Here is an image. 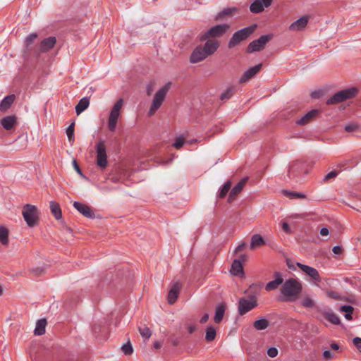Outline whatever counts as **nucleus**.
<instances>
[{
    "label": "nucleus",
    "mask_w": 361,
    "mask_h": 361,
    "mask_svg": "<svg viewBox=\"0 0 361 361\" xmlns=\"http://www.w3.org/2000/svg\"><path fill=\"white\" fill-rule=\"evenodd\" d=\"M171 82H169L166 83L163 87H161L155 93L147 113L149 116H152L156 113V111L161 107L166 98L167 93L169 92L171 88Z\"/></svg>",
    "instance_id": "f257e3e1"
},
{
    "label": "nucleus",
    "mask_w": 361,
    "mask_h": 361,
    "mask_svg": "<svg viewBox=\"0 0 361 361\" xmlns=\"http://www.w3.org/2000/svg\"><path fill=\"white\" fill-rule=\"evenodd\" d=\"M257 27V24H252L250 26L244 27L234 32L228 41V48L232 49L241 42L247 39L255 31Z\"/></svg>",
    "instance_id": "f03ea898"
},
{
    "label": "nucleus",
    "mask_w": 361,
    "mask_h": 361,
    "mask_svg": "<svg viewBox=\"0 0 361 361\" xmlns=\"http://www.w3.org/2000/svg\"><path fill=\"white\" fill-rule=\"evenodd\" d=\"M22 214L27 225L34 227L38 224L37 209L35 206L27 204L23 207Z\"/></svg>",
    "instance_id": "7ed1b4c3"
},
{
    "label": "nucleus",
    "mask_w": 361,
    "mask_h": 361,
    "mask_svg": "<svg viewBox=\"0 0 361 361\" xmlns=\"http://www.w3.org/2000/svg\"><path fill=\"white\" fill-rule=\"evenodd\" d=\"M295 264L300 269L301 272L305 275L306 280L314 284H317L321 282L322 278L319 271H317L316 268L309 267V265L301 263H296Z\"/></svg>",
    "instance_id": "20e7f679"
},
{
    "label": "nucleus",
    "mask_w": 361,
    "mask_h": 361,
    "mask_svg": "<svg viewBox=\"0 0 361 361\" xmlns=\"http://www.w3.org/2000/svg\"><path fill=\"white\" fill-rule=\"evenodd\" d=\"M123 105V99H119L114 105L108 120V128L111 132H114L116 128L118 118L121 109Z\"/></svg>",
    "instance_id": "39448f33"
},
{
    "label": "nucleus",
    "mask_w": 361,
    "mask_h": 361,
    "mask_svg": "<svg viewBox=\"0 0 361 361\" xmlns=\"http://www.w3.org/2000/svg\"><path fill=\"white\" fill-rule=\"evenodd\" d=\"M230 25L227 23L216 25L209 28L200 38L204 41L209 38L219 37L223 36L229 29Z\"/></svg>",
    "instance_id": "423d86ee"
},
{
    "label": "nucleus",
    "mask_w": 361,
    "mask_h": 361,
    "mask_svg": "<svg viewBox=\"0 0 361 361\" xmlns=\"http://www.w3.org/2000/svg\"><path fill=\"white\" fill-rule=\"evenodd\" d=\"M357 90L356 88H350L342 90L340 92H336L330 99L326 102L329 105L330 104H336L344 102L348 99L353 98L356 95Z\"/></svg>",
    "instance_id": "0eeeda50"
},
{
    "label": "nucleus",
    "mask_w": 361,
    "mask_h": 361,
    "mask_svg": "<svg viewBox=\"0 0 361 361\" xmlns=\"http://www.w3.org/2000/svg\"><path fill=\"white\" fill-rule=\"evenodd\" d=\"M302 290V284L301 282H299L298 280H295V299L298 298L300 300V305L305 307H312L314 305V302L313 299H312L311 296L308 293H303L300 297L298 296V294L301 293Z\"/></svg>",
    "instance_id": "6e6552de"
},
{
    "label": "nucleus",
    "mask_w": 361,
    "mask_h": 361,
    "mask_svg": "<svg viewBox=\"0 0 361 361\" xmlns=\"http://www.w3.org/2000/svg\"><path fill=\"white\" fill-rule=\"evenodd\" d=\"M281 295L279 300L282 302L293 301V278H290L283 283L280 289Z\"/></svg>",
    "instance_id": "1a4fd4ad"
},
{
    "label": "nucleus",
    "mask_w": 361,
    "mask_h": 361,
    "mask_svg": "<svg viewBox=\"0 0 361 361\" xmlns=\"http://www.w3.org/2000/svg\"><path fill=\"white\" fill-rule=\"evenodd\" d=\"M95 149L97 152V164L102 169H104L108 164L105 142L99 140L95 146Z\"/></svg>",
    "instance_id": "9d476101"
},
{
    "label": "nucleus",
    "mask_w": 361,
    "mask_h": 361,
    "mask_svg": "<svg viewBox=\"0 0 361 361\" xmlns=\"http://www.w3.org/2000/svg\"><path fill=\"white\" fill-rule=\"evenodd\" d=\"M273 37L272 34L261 35L257 39L252 41L247 46L246 52L252 53L264 49L266 44Z\"/></svg>",
    "instance_id": "9b49d317"
},
{
    "label": "nucleus",
    "mask_w": 361,
    "mask_h": 361,
    "mask_svg": "<svg viewBox=\"0 0 361 361\" xmlns=\"http://www.w3.org/2000/svg\"><path fill=\"white\" fill-rule=\"evenodd\" d=\"M257 306L255 296H250L249 299L242 298L238 301V312L243 315Z\"/></svg>",
    "instance_id": "f8f14e48"
},
{
    "label": "nucleus",
    "mask_w": 361,
    "mask_h": 361,
    "mask_svg": "<svg viewBox=\"0 0 361 361\" xmlns=\"http://www.w3.org/2000/svg\"><path fill=\"white\" fill-rule=\"evenodd\" d=\"M37 37L38 35L36 32H32L25 37L24 40V53L25 54H30L31 53L39 54L38 47L34 44Z\"/></svg>",
    "instance_id": "ddd939ff"
},
{
    "label": "nucleus",
    "mask_w": 361,
    "mask_h": 361,
    "mask_svg": "<svg viewBox=\"0 0 361 361\" xmlns=\"http://www.w3.org/2000/svg\"><path fill=\"white\" fill-rule=\"evenodd\" d=\"M273 0H254L250 6V12L252 13H259L264 11V8H268L272 4Z\"/></svg>",
    "instance_id": "4468645a"
},
{
    "label": "nucleus",
    "mask_w": 361,
    "mask_h": 361,
    "mask_svg": "<svg viewBox=\"0 0 361 361\" xmlns=\"http://www.w3.org/2000/svg\"><path fill=\"white\" fill-rule=\"evenodd\" d=\"M73 207L84 216L90 219L94 218L95 215L92 208L84 203L75 201L73 202Z\"/></svg>",
    "instance_id": "2eb2a0df"
},
{
    "label": "nucleus",
    "mask_w": 361,
    "mask_h": 361,
    "mask_svg": "<svg viewBox=\"0 0 361 361\" xmlns=\"http://www.w3.org/2000/svg\"><path fill=\"white\" fill-rule=\"evenodd\" d=\"M208 56L202 48V46L196 47L194 50L192 51L190 56V62L192 63H197L200 61H202Z\"/></svg>",
    "instance_id": "dca6fc26"
},
{
    "label": "nucleus",
    "mask_w": 361,
    "mask_h": 361,
    "mask_svg": "<svg viewBox=\"0 0 361 361\" xmlns=\"http://www.w3.org/2000/svg\"><path fill=\"white\" fill-rule=\"evenodd\" d=\"M262 63H259L246 70L239 80L240 83H244L255 77L261 70Z\"/></svg>",
    "instance_id": "f3484780"
},
{
    "label": "nucleus",
    "mask_w": 361,
    "mask_h": 361,
    "mask_svg": "<svg viewBox=\"0 0 361 361\" xmlns=\"http://www.w3.org/2000/svg\"><path fill=\"white\" fill-rule=\"evenodd\" d=\"M56 43V38L54 36L49 37L42 39L38 46L39 54L44 53L52 49Z\"/></svg>",
    "instance_id": "a211bd4d"
},
{
    "label": "nucleus",
    "mask_w": 361,
    "mask_h": 361,
    "mask_svg": "<svg viewBox=\"0 0 361 361\" xmlns=\"http://www.w3.org/2000/svg\"><path fill=\"white\" fill-rule=\"evenodd\" d=\"M321 110L318 109H312L310 111H308L305 114L302 118L296 121L298 125L304 126L308 124V123L314 121V118L320 114Z\"/></svg>",
    "instance_id": "6ab92c4d"
},
{
    "label": "nucleus",
    "mask_w": 361,
    "mask_h": 361,
    "mask_svg": "<svg viewBox=\"0 0 361 361\" xmlns=\"http://www.w3.org/2000/svg\"><path fill=\"white\" fill-rule=\"evenodd\" d=\"M220 43L218 40L212 39H208L203 46H202V48H203V50L207 55V56L212 55L216 52V51L219 47Z\"/></svg>",
    "instance_id": "aec40b11"
},
{
    "label": "nucleus",
    "mask_w": 361,
    "mask_h": 361,
    "mask_svg": "<svg viewBox=\"0 0 361 361\" xmlns=\"http://www.w3.org/2000/svg\"><path fill=\"white\" fill-rule=\"evenodd\" d=\"M274 279L268 282L265 286V290L267 291L276 290L279 285L282 284L283 282V278L281 273L276 271L274 273Z\"/></svg>",
    "instance_id": "412c9836"
},
{
    "label": "nucleus",
    "mask_w": 361,
    "mask_h": 361,
    "mask_svg": "<svg viewBox=\"0 0 361 361\" xmlns=\"http://www.w3.org/2000/svg\"><path fill=\"white\" fill-rule=\"evenodd\" d=\"M1 126L6 130H10L17 124V116L8 115L2 118L0 121Z\"/></svg>",
    "instance_id": "4be33fe9"
},
{
    "label": "nucleus",
    "mask_w": 361,
    "mask_h": 361,
    "mask_svg": "<svg viewBox=\"0 0 361 361\" xmlns=\"http://www.w3.org/2000/svg\"><path fill=\"white\" fill-rule=\"evenodd\" d=\"M180 288L181 285L178 282H176L172 285L168 293V302L170 305L173 304L176 301Z\"/></svg>",
    "instance_id": "5701e85b"
},
{
    "label": "nucleus",
    "mask_w": 361,
    "mask_h": 361,
    "mask_svg": "<svg viewBox=\"0 0 361 361\" xmlns=\"http://www.w3.org/2000/svg\"><path fill=\"white\" fill-rule=\"evenodd\" d=\"M247 180V178H243L236 185H235L229 193L228 201L229 202L233 201L236 196L241 192L245 183Z\"/></svg>",
    "instance_id": "b1692460"
},
{
    "label": "nucleus",
    "mask_w": 361,
    "mask_h": 361,
    "mask_svg": "<svg viewBox=\"0 0 361 361\" xmlns=\"http://www.w3.org/2000/svg\"><path fill=\"white\" fill-rule=\"evenodd\" d=\"M15 99V94H9L4 97L0 103V111L2 112H6L8 109H10Z\"/></svg>",
    "instance_id": "393cba45"
},
{
    "label": "nucleus",
    "mask_w": 361,
    "mask_h": 361,
    "mask_svg": "<svg viewBox=\"0 0 361 361\" xmlns=\"http://www.w3.org/2000/svg\"><path fill=\"white\" fill-rule=\"evenodd\" d=\"M230 272L231 274L237 276L244 275L243 267L240 260H234L233 262Z\"/></svg>",
    "instance_id": "a878e982"
},
{
    "label": "nucleus",
    "mask_w": 361,
    "mask_h": 361,
    "mask_svg": "<svg viewBox=\"0 0 361 361\" xmlns=\"http://www.w3.org/2000/svg\"><path fill=\"white\" fill-rule=\"evenodd\" d=\"M310 16L305 15L295 21V30H303L309 23Z\"/></svg>",
    "instance_id": "bb28decb"
},
{
    "label": "nucleus",
    "mask_w": 361,
    "mask_h": 361,
    "mask_svg": "<svg viewBox=\"0 0 361 361\" xmlns=\"http://www.w3.org/2000/svg\"><path fill=\"white\" fill-rule=\"evenodd\" d=\"M310 170L309 164L306 162H301V161H297L295 162V173L299 176L301 174L308 173Z\"/></svg>",
    "instance_id": "cd10ccee"
},
{
    "label": "nucleus",
    "mask_w": 361,
    "mask_h": 361,
    "mask_svg": "<svg viewBox=\"0 0 361 361\" xmlns=\"http://www.w3.org/2000/svg\"><path fill=\"white\" fill-rule=\"evenodd\" d=\"M46 319H40L37 322L36 327L34 330L35 335L42 336L45 333V327L47 326Z\"/></svg>",
    "instance_id": "c85d7f7f"
},
{
    "label": "nucleus",
    "mask_w": 361,
    "mask_h": 361,
    "mask_svg": "<svg viewBox=\"0 0 361 361\" xmlns=\"http://www.w3.org/2000/svg\"><path fill=\"white\" fill-rule=\"evenodd\" d=\"M90 105V99L88 97L82 98L75 106V112L77 115H80Z\"/></svg>",
    "instance_id": "c756f323"
},
{
    "label": "nucleus",
    "mask_w": 361,
    "mask_h": 361,
    "mask_svg": "<svg viewBox=\"0 0 361 361\" xmlns=\"http://www.w3.org/2000/svg\"><path fill=\"white\" fill-rule=\"evenodd\" d=\"M50 209L56 219L59 220L62 217L60 205L56 202H50Z\"/></svg>",
    "instance_id": "7c9ffc66"
},
{
    "label": "nucleus",
    "mask_w": 361,
    "mask_h": 361,
    "mask_svg": "<svg viewBox=\"0 0 361 361\" xmlns=\"http://www.w3.org/2000/svg\"><path fill=\"white\" fill-rule=\"evenodd\" d=\"M269 321L264 317H261L259 319L255 321L253 323L254 328L258 331L266 329L269 326Z\"/></svg>",
    "instance_id": "2f4dec72"
},
{
    "label": "nucleus",
    "mask_w": 361,
    "mask_h": 361,
    "mask_svg": "<svg viewBox=\"0 0 361 361\" xmlns=\"http://www.w3.org/2000/svg\"><path fill=\"white\" fill-rule=\"evenodd\" d=\"M225 312V306L219 304L216 307L215 315L214 320L216 323L219 324L222 320Z\"/></svg>",
    "instance_id": "473e14b6"
},
{
    "label": "nucleus",
    "mask_w": 361,
    "mask_h": 361,
    "mask_svg": "<svg viewBox=\"0 0 361 361\" xmlns=\"http://www.w3.org/2000/svg\"><path fill=\"white\" fill-rule=\"evenodd\" d=\"M235 86H229L228 87L220 96V99L222 101H227L235 94Z\"/></svg>",
    "instance_id": "72a5a7b5"
},
{
    "label": "nucleus",
    "mask_w": 361,
    "mask_h": 361,
    "mask_svg": "<svg viewBox=\"0 0 361 361\" xmlns=\"http://www.w3.org/2000/svg\"><path fill=\"white\" fill-rule=\"evenodd\" d=\"M8 234L9 231L7 228L4 226H0V242L4 245H7L8 243Z\"/></svg>",
    "instance_id": "f704fd0d"
},
{
    "label": "nucleus",
    "mask_w": 361,
    "mask_h": 361,
    "mask_svg": "<svg viewBox=\"0 0 361 361\" xmlns=\"http://www.w3.org/2000/svg\"><path fill=\"white\" fill-rule=\"evenodd\" d=\"M264 244L263 238L259 234H255L252 235L250 243V248L260 246Z\"/></svg>",
    "instance_id": "c9c22d12"
},
{
    "label": "nucleus",
    "mask_w": 361,
    "mask_h": 361,
    "mask_svg": "<svg viewBox=\"0 0 361 361\" xmlns=\"http://www.w3.org/2000/svg\"><path fill=\"white\" fill-rule=\"evenodd\" d=\"M231 181L228 180L225 183V184L221 187L219 192L217 193V196L219 198H224L227 195L228 192L231 189Z\"/></svg>",
    "instance_id": "e433bc0d"
},
{
    "label": "nucleus",
    "mask_w": 361,
    "mask_h": 361,
    "mask_svg": "<svg viewBox=\"0 0 361 361\" xmlns=\"http://www.w3.org/2000/svg\"><path fill=\"white\" fill-rule=\"evenodd\" d=\"M235 11H236L235 8H224V10H222L221 11H220L219 13H217V15L216 16L215 19L216 20H221L224 17L228 16L232 14Z\"/></svg>",
    "instance_id": "4c0bfd02"
},
{
    "label": "nucleus",
    "mask_w": 361,
    "mask_h": 361,
    "mask_svg": "<svg viewBox=\"0 0 361 361\" xmlns=\"http://www.w3.org/2000/svg\"><path fill=\"white\" fill-rule=\"evenodd\" d=\"M324 317L326 319L329 320L331 323L338 325L340 323V319L334 312H326L324 313Z\"/></svg>",
    "instance_id": "58836bf2"
},
{
    "label": "nucleus",
    "mask_w": 361,
    "mask_h": 361,
    "mask_svg": "<svg viewBox=\"0 0 361 361\" xmlns=\"http://www.w3.org/2000/svg\"><path fill=\"white\" fill-rule=\"evenodd\" d=\"M74 130H75V122H73L66 129V135L68 137V142L72 144L75 141V135H74Z\"/></svg>",
    "instance_id": "ea45409f"
},
{
    "label": "nucleus",
    "mask_w": 361,
    "mask_h": 361,
    "mask_svg": "<svg viewBox=\"0 0 361 361\" xmlns=\"http://www.w3.org/2000/svg\"><path fill=\"white\" fill-rule=\"evenodd\" d=\"M216 334V329L214 327H212V326L207 327V330H206V336H205L206 341L207 342L213 341L215 339Z\"/></svg>",
    "instance_id": "a19ab883"
},
{
    "label": "nucleus",
    "mask_w": 361,
    "mask_h": 361,
    "mask_svg": "<svg viewBox=\"0 0 361 361\" xmlns=\"http://www.w3.org/2000/svg\"><path fill=\"white\" fill-rule=\"evenodd\" d=\"M341 310L345 312V317L346 319L350 320L352 319V313L353 312L354 308L350 305H343L341 306Z\"/></svg>",
    "instance_id": "79ce46f5"
},
{
    "label": "nucleus",
    "mask_w": 361,
    "mask_h": 361,
    "mask_svg": "<svg viewBox=\"0 0 361 361\" xmlns=\"http://www.w3.org/2000/svg\"><path fill=\"white\" fill-rule=\"evenodd\" d=\"M139 332L145 339H149L152 335V331L148 327H139Z\"/></svg>",
    "instance_id": "37998d69"
},
{
    "label": "nucleus",
    "mask_w": 361,
    "mask_h": 361,
    "mask_svg": "<svg viewBox=\"0 0 361 361\" xmlns=\"http://www.w3.org/2000/svg\"><path fill=\"white\" fill-rule=\"evenodd\" d=\"M121 349H122L123 353L126 355H130L133 352V347L129 341L126 344H124L122 345Z\"/></svg>",
    "instance_id": "c03bdc74"
},
{
    "label": "nucleus",
    "mask_w": 361,
    "mask_h": 361,
    "mask_svg": "<svg viewBox=\"0 0 361 361\" xmlns=\"http://www.w3.org/2000/svg\"><path fill=\"white\" fill-rule=\"evenodd\" d=\"M184 144V139L181 137H176L175 142L173 143V147L176 149H180Z\"/></svg>",
    "instance_id": "a18cd8bd"
},
{
    "label": "nucleus",
    "mask_w": 361,
    "mask_h": 361,
    "mask_svg": "<svg viewBox=\"0 0 361 361\" xmlns=\"http://www.w3.org/2000/svg\"><path fill=\"white\" fill-rule=\"evenodd\" d=\"M334 353L326 349L323 351V358L325 360H331L334 358Z\"/></svg>",
    "instance_id": "49530a36"
},
{
    "label": "nucleus",
    "mask_w": 361,
    "mask_h": 361,
    "mask_svg": "<svg viewBox=\"0 0 361 361\" xmlns=\"http://www.w3.org/2000/svg\"><path fill=\"white\" fill-rule=\"evenodd\" d=\"M326 293L329 298H334V300H339L341 298L340 295L336 292H334V290H328L326 291Z\"/></svg>",
    "instance_id": "de8ad7c7"
},
{
    "label": "nucleus",
    "mask_w": 361,
    "mask_h": 361,
    "mask_svg": "<svg viewBox=\"0 0 361 361\" xmlns=\"http://www.w3.org/2000/svg\"><path fill=\"white\" fill-rule=\"evenodd\" d=\"M267 355L270 357H275L277 356L278 355V350L275 347H271V348H268L267 350Z\"/></svg>",
    "instance_id": "09e8293b"
},
{
    "label": "nucleus",
    "mask_w": 361,
    "mask_h": 361,
    "mask_svg": "<svg viewBox=\"0 0 361 361\" xmlns=\"http://www.w3.org/2000/svg\"><path fill=\"white\" fill-rule=\"evenodd\" d=\"M357 128H358V126L355 123L348 124L345 126V130H346L348 132L355 131V130H357Z\"/></svg>",
    "instance_id": "8fccbe9b"
},
{
    "label": "nucleus",
    "mask_w": 361,
    "mask_h": 361,
    "mask_svg": "<svg viewBox=\"0 0 361 361\" xmlns=\"http://www.w3.org/2000/svg\"><path fill=\"white\" fill-rule=\"evenodd\" d=\"M281 227H282V229L287 233H291V229H290V227L288 224V222L286 221H283L282 224H281Z\"/></svg>",
    "instance_id": "3c124183"
},
{
    "label": "nucleus",
    "mask_w": 361,
    "mask_h": 361,
    "mask_svg": "<svg viewBox=\"0 0 361 361\" xmlns=\"http://www.w3.org/2000/svg\"><path fill=\"white\" fill-rule=\"evenodd\" d=\"M73 165L75 170L77 171V173L78 174H80L81 176L84 177V175L82 174V172L75 159H73Z\"/></svg>",
    "instance_id": "603ef678"
},
{
    "label": "nucleus",
    "mask_w": 361,
    "mask_h": 361,
    "mask_svg": "<svg viewBox=\"0 0 361 361\" xmlns=\"http://www.w3.org/2000/svg\"><path fill=\"white\" fill-rule=\"evenodd\" d=\"M353 343L355 345H356L357 348L360 352H361V338H353Z\"/></svg>",
    "instance_id": "864d4df0"
},
{
    "label": "nucleus",
    "mask_w": 361,
    "mask_h": 361,
    "mask_svg": "<svg viewBox=\"0 0 361 361\" xmlns=\"http://www.w3.org/2000/svg\"><path fill=\"white\" fill-rule=\"evenodd\" d=\"M332 252L336 255H341L343 252V248L339 247V245H335L332 249Z\"/></svg>",
    "instance_id": "5fc2aeb1"
},
{
    "label": "nucleus",
    "mask_w": 361,
    "mask_h": 361,
    "mask_svg": "<svg viewBox=\"0 0 361 361\" xmlns=\"http://www.w3.org/2000/svg\"><path fill=\"white\" fill-rule=\"evenodd\" d=\"M336 175H337V173L335 172V171H331L330 173L326 174V176L324 177V180H328L329 179H331V178L336 177Z\"/></svg>",
    "instance_id": "6e6d98bb"
},
{
    "label": "nucleus",
    "mask_w": 361,
    "mask_h": 361,
    "mask_svg": "<svg viewBox=\"0 0 361 361\" xmlns=\"http://www.w3.org/2000/svg\"><path fill=\"white\" fill-rule=\"evenodd\" d=\"M282 193L290 199H293V192L283 190H282Z\"/></svg>",
    "instance_id": "4d7b16f0"
},
{
    "label": "nucleus",
    "mask_w": 361,
    "mask_h": 361,
    "mask_svg": "<svg viewBox=\"0 0 361 361\" xmlns=\"http://www.w3.org/2000/svg\"><path fill=\"white\" fill-rule=\"evenodd\" d=\"M247 257L246 255L242 254L239 256L238 259H235V260H240L241 264L243 265V264L247 260Z\"/></svg>",
    "instance_id": "13d9d810"
},
{
    "label": "nucleus",
    "mask_w": 361,
    "mask_h": 361,
    "mask_svg": "<svg viewBox=\"0 0 361 361\" xmlns=\"http://www.w3.org/2000/svg\"><path fill=\"white\" fill-rule=\"evenodd\" d=\"M208 319H209V314H208L207 313H206V314H204L202 317V318L200 319V322L201 324H204V323H206V322L208 321Z\"/></svg>",
    "instance_id": "bf43d9fd"
},
{
    "label": "nucleus",
    "mask_w": 361,
    "mask_h": 361,
    "mask_svg": "<svg viewBox=\"0 0 361 361\" xmlns=\"http://www.w3.org/2000/svg\"><path fill=\"white\" fill-rule=\"evenodd\" d=\"M322 95L321 92H313L311 93V97L314 99H318Z\"/></svg>",
    "instance_id": "052dcab7"
},
{
    "label": "nucleus",
    "mask_w": 361,
    "mask_h": 361,
    "mask_svg": "<svg viewBox=\"0 0 361 361\" xmlns=\"http://www.w3.org/2000/svg\"><path fill=\"white\" fill-rule=\"evenodd\" d=\"M245 246V244L244 243H240V245H238L235 250V252H240L241 251Z\"/></svg>",
    "instance_id": "680f3d73"
},
{
    "label": "nucleus",
    "mask_w": 361,
    "mask_h": 361,
    "mask_svg": "<svg viewBox=\"0 0 361 361\" xmlns=\"http://www.w3.org/2000/svg\"><path fill=\"white\" fill-rule=\"evenodd\" d=\"M320 233L322 235H328L329 233V231L326 228H321Z\"/></svg>",
    "instance_id": "e2e57ef3"
},
{
    "label": "nucleus",
    "mask_w": 361,
    "mask_h": 361,
    "mask_svg": "<svg viewBox=\"0 0 361 361\" xmlns=\"http://www.w3.org/2000/svg\"><path fill=\"white\" fill-rule=\"evenodd\" d=\"M196 330V326L195 325H190L188 327V331L190 334H192Z\"/></svg>",
    "instance_id": "0e129e2a"
},
{
    "label": "nucleus",
    "mask_w": 361,
    "mask_h": 361,
    "mask_svg": "<svg viewBox=\"0 0 361 361\" xmlns=\"http://www.w3.org/2000/svg\"><path fill=\"white\" fill-rule=\"evenodd\" d=\"M286 264L289 269H293V263L290 259L286 258Z\"/></svg>",
    "instance_id": "69168bd1"
},
{
    "label": "nucleus",
    "mask_w": 361,
    "mask_h": 361,
    "mask_svg": "<svg viewBox=\"0 0 361 361\" xmlns=\"http://www.w3.org/2000/svg\"><path fill=\"white\" fill-rule=\"evenodd\" d=\"M146 91H147V95H149V96L151 95V94L152 93V91H153L152 85H147Z\"/></svg>",
    "instance_id": "338daca9"
},
{
    "label": "nucleus",
    "mask_w": 361,
    "mask_h": 361,
    "mask_svg": "<svg viewBox=\"0 0 361 361\" xmlns=\"http://www.w3.org/2000/svg\"><path fill=\"white\" fill-rule=\"evenodd\" d=\"M162 345V343L161 342H159V341H156L154 342V348L155 349H159Z\"/></svg>",
    "instance_id": "774afa93"
}]
</instances>
